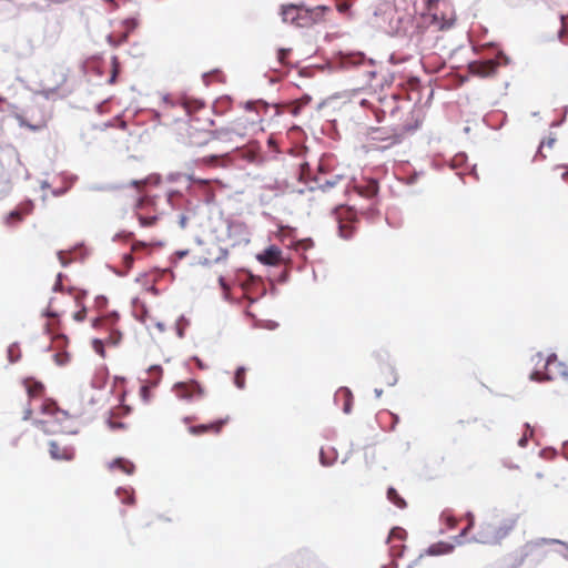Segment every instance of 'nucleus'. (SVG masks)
Listing matches in <instances>:
<instances>
[{"instance_id": "obj_39", "label": "nucleus", "mask_w": 568, "mask_h": 568, "mask_svg": "<svg viewBox=\"0 0 568 568\" xmlns=\"http://www.w3.org/2000/svg\"><path fill=\"white\" fill-rule=\"evenodd\" d=\"M149 373L152 376H159L162 373V368L160 366H151L150 369H149Z\"/></svg>"}, {"instance_id": "obj_28", "label": "nucleus", "mask_w": 568, "mask_h": 568, "mask_svg": "<svg viewBox=\"0 0 568 568\" xmlns=\"http://www.w3.org/2000/svg\"><path fill=\"white\" fill-rule=\"evenodd\" d=\"M234 384L237 388L243 389L245 387V368L239 367L234 375Z\"/></svg>"}, {"instance_id": "obj_4", "label": "nucleus", "mask_w": 568, "mask_h": 568, "mask_svg": "<svg viewBox=\"0 0 568 568\" xmlns=\"http://www.w3.org/2000/svg\"><path fill=\"white\" fill-rule=\"evenodd\" d=\"M534 359H537L536 365L544 363V371L537 369L531 373L530 378L534 381H551L567 375L565 364L558 361L556 354H550L545 357L541 353H538Z\"/></svg>"}, {"instance_id": "obj_13", "label": "nucleus", "mask_w": 568, "mask_h": 568, "mask_svg": "<svg viewBox=\"0 0 568 568\" xmlns=\"http://www.w3.org/2000/svg\"><path fill=\"white\" fill-rule=\"evenodd\" d=\"M229 420H230V417L226 416L224 418L217 419L210 424L191 426L189 428V432L195 436L203 435L205 433L220 434L222 428L229 423Z\"/></svg>"}, {"instance_id": "obj_49", "label": "nucleus", "mask_w": 568, "mask_h": 568, "mask_svg": "<svg viewBox=\"0 0 568 568\" xmlns=\"http://www.w3.org/2000/svg\"><path fill=\"white\" fill-rule=\"evenodd\" d=\"M321 462L323 465H328L325 460H324V456H323V452L321 453Z\"/></svg>"}, {"instance_id": "obj_44", "label": "nucleus", "mask_w": 568, "mask_h": 568, "mask_svg": "<svg viewBox=\"0 0 568 568\" xmlns=\"http://www.w3.org/2000/svg\"><path fill=\"white\" fill-rule=\"evenodd\" d=\"M337 8H338V10L341 12H343V11H346L348 9V4L344 2V3L338 4Z\"/></svg>"}, {"instance_id": "obj_42", "label": "nucleus", "mask_w": 568, "mask_h": 568, "mask_svg": "<svg viewBox=\"0 0 568 568\" xmlns=\"http://www.w3.org/2000/svg\"><path fill=\"white\" fill-rule=\"evenodd\" d=\"M219 282H220L221 287L226 292V291L229 290V286H227V284L225 283L224 278H223V277H220V278H219Z\"/></svg>"}, {"instance_id": "obj_45", "label": "nucleus", "mask_w": 568, "mask_h": 568, "mask_svg": "<svg viewBox=\"0 0 568 568\" xmlns=\"http://www.w3.org/2000/svg\"><path fill=\"white\" fill-rule=\"evenodd\" d=\"M61 285V274H58L57 283L54 284V290H58V287Z\"/></svg>"}, {"instance_id": "obj_20", "label": "nucleus", "mask_w": 568, "mask_h": 568, "mask_svg": "<svg viewBox=\"0 0 568 568\" xmlns=\"http://www.w3.org/2000/svg\"><path fill=\"white\" fill-rule=\"evenodd\" d=\"M331 11L329 7L317 6L314 8H307V16L312 20V26L324 20L327 12Z\"/></svg>"}, {"instance_id": "obj_27", "label": "nucleus", "mask_w": 568, "mask_h": 568, "mask_svg": "<svg viewBox=\"0 0 568 568\" xmlns=\"http://www.w3.org/2000/svg\"><path fill=\"white\" fill-rule=\"evenodd\" d=\"M34 209V205H33V202L32 201H24V202H21L17 207L16 210H18V212L23 216V219L28 215H30L32 213Z\"/></svg>"}, {"instance_id": "obj_6", "label": "nucleus", "mask_w": 568, "mask_h": 568, "mask_svg": "<svg viewBox=\"0 0 568 568\" xmlns=\"http://www.w3.org/2000/svg\"><path fill=\"white\" fill-rule=\"evenodd\" d=\"M510 528L499 521H484L475 536V540L481 544H499L508 534Z\"/></svg>"}, {"instance_id": "obj_31", "label": "nucleus", "mask_w": 568, "mask_h": 568, "mask_svg": "<svg viewBox=\"0 0 568 568\" xmlns=\"http://www.w3.org/2000/svg\"><path fill=\"white\" fill-rule=\"evenodd\" d=\"M111 64H112V71H111V77H110L108 82L110 84H114L115 81H116V77L119 74V71H120V64H119V60H118L116 57L112 58Z\"/></svg>"}, {"instance_id": "obj_36", "label": "nucleus", "mask_w": 568, "mask_h": 568, "mask_svg": "<svg viewBox=\"0 0 568 568\" xmlns=\"http://www.w3.org/2000/svg\"><path fill=\"white\" fill-rule=\"evenodd\" d=\"M87 310L82 307L80 311L73 314V318L78 322H82L85 318Z\"/></svg>"}, {"instance_id": "obj_19", "label": "nucleus", "mask_w": 568, "mask_h": 568, "mask_svg": "<svg viewBox=\"0 0 568 568\" xmlns=\"http://www.w3.org/2000/svg\"><path fill=\"white\" fill-rule=\"evenodd\" d=\"M109 469H119L126 475H132L135 470V466L132 462L125 458H116L109 464Z\"/></svg>"}, {"instance_id": "obj_24", "label": "nucleus", "mask_w": 568, "mask_h": 568, "mask_svg": "<svg viewBox=\"0 0 568 568\" xmlns=\"http://www.w3.org/2000/svg\"><path fill=\"white\" fill-rule=\"evenodd\" d=\"M387 498L390 503H393L395 506H397L398 508H405L406 507V501L404 498H402L399 496V494L397 493V490L393 487H389L388 490H387Z\"/></svg>"}, {"instance_id": "obj_55", "label": "nucleus", "mask_w": 568, "mask_h": 568, "mask_svg": "<svg viewBox=\"0 0 568 568\" xmlns=\"http://www.w3.org/2000/svg\"><path fill=\"white\" fill-rule=\"evenodd\" d=\"M392 417L395 419V422H397V420H398V417H397V416L392 415Z\"/></svg>"}, {"instance_id": "obj_8", "label": "nucleus", "mask_w": 568, "mask_h": 568, "mask_svg": "<svg viewBox=\"0 0 568 568\" xmlns=\"http://www.w3.org/2000/svg\"><path fill=\"white\" fill-rule=\"evenodd\" d=\"M281 14L285 23H290L298 28L312 27V20L307 16V7L305 6H283Z\"/></svg>"}, {"instance_id": "obj_16", "label": "nucleus", "mask_w": 568, "mask_h": 568, "mask_svg": "<svg viewBox=\"0 0 568 568\" xmlns=\"http://www.w3.org/2000/svg\"><path fill=\"white\" fill-rule=\"evenodd\" d=\"M446 11H442L440 14L437 12L432 16V23L436 26L439 30L449 29L454 26L456 21V16L454 11L446 6Z\"/></svg>"}, {"instance_id": "obj_23", "label": "nucleus", "mask_w": 568, "mask_h": 568, "mask_svg": "<svg viewBox=\"0 0 568 568\" xmlns=\"http://www.w3.org/2000/svg\"><path fill=\"white\" fill-rule=\"evenodd\" d=\"M16 119L18 120V122L21 126H26L32 131H39L45 126V121H43V120H39L36 123H30L21 114H16Z\"/></svg>"}, {"instance_id": "obj_52", "label": "nucleus", "mask_w": 568, "mask_h": 568, "mask_svg": "<svg viewBox=\"0 0 568 568\" xmlns=\"http://www.w3.org/2000/svg\"><path fill=\"white\" fill-rule=\"evenodd\" d=\"M375 393H376L377 397H379L382 395V390H379V389H375Z\"/></svg>"}, {"instance_id": "obj_35", "label": "nucleus", "mask_w": 568, "mask_h": 568, "mask_svg": "<svg viewBox=\"0 0 568 568\" xmlns=\"http://www.w3.org/2000/svg\"><path fill=\"white\" fill-rule=\"evenodd\" d=\"M16 351H18V348L14 346V345H11L8 349V355H9V359L10 362H17L20 357L19 354L16 355Z\"/></svg>"}, {"instance_id": "obj_9", "label": "nucleus", "mask_w": 568, "mask_h": 568, "mask_svg": "<svg viewBox=\"0 0 568 568\" xmlns=\"http://www.w3.org/2000/svg\"><path fill=\"white\" fill-rule=\"evenodd\" d=\"M173 392L178 398L184 400L201 398L204 394L201 385L193 379L174 384Z\"/></svg>"}, {"instance_id": "obj_54", "label": "nucleus", "mask_w": 568, "mask_h": 568, "mask_svg": "<svg viewBox=\"0 0 568 568\" xmlns=\"http://www.w3.org/2000/svg\"><path fill=\"white\" fill-rule=\"evenodd\" d=\"M465 423H466L465 420H459V422H458V424H459L460 426H464V424H465Z\"/></svg>"}, {"instance_id": "obj_14", "label": "nucleus", "mask_w": 568, "mask_h": 568, "mask_svg": "<svg viewBox=\"0 0 568 568\" xmlns=\"http://www.w3.org/2000/svg\"><path fill=\"white\" fill-rule=\"evenodd\" d=\"M257 260L265 265H280L283 262L282 250L276 245H271L257 255Z\"/></svg>"}, {"instance_id": "obj_53", "label": "nucleus", "mask_w": 568, "mask_h": 568, "mask_svg": "<svg viewBox=\"0 0 568 568\" xmlns=\"http://www.w3.org/2000/svg\"><path fill=\"white\" fill-rule=\"evenodd\" d=\"M125 258H126V260H129L130 262H132V261H133V257H132V256H130V255H129V256H126Z\"/></svg>"}, {"instance_id": "obj_18", "label": "nucleus", "mask_w": 568, "mask_h": 568, "mask_svg": "<svg viewBox=\"0 0 568 568\" xmlns=\"http://www.w3.org/2000/svg\"><path fill=\"white\" fill-rule=\"evenodd\" d=\"M23 384L30 398H39L43 395L44 386L42 383L27 378L23 381Z\"/></svg>"}, {"instance_id": "obj_38", "label": "nucleus", "mask_w": 568, "mask_h": 568, "mask_svg": "<svg viewBox=\"0 0 568 568\" xmlns=\"http://www.w3.org/2000/svg\"><path fill=\"white\" fill-rule=\"evenodd\" d=\"M142 248H146V244L143 243V242H135V243L132 244V252L133 253H136L138 251H140Z\"/></svg>"}, {"instance_id": "obj_7", "label": "nucleus", "mask_w": 568, "mask_h": 568, "mask_svg": "<svg viewBox=\"0 0 568 568\" xmlns=\"http://www.w3.org/2000/svg\"><path fill=\"white\" fill-rule=\"evenodd\" d=\"M334 213L338 223L339 235L345 240L352 237L357 222L356 211L351 206L341 205L336 207Z\"/></svg>"}, {"instance_id": "obj_48", "label": "nucleus", "mask_w": 568, "mask_h": 568, "mask_svg": "<svg viewBox=\"0 0 568 568\" xmlns=\"http://www.w3.org/2000/svg\"><path fill=\"white\" fill-rule=\"evenodd\" d=\"M213 199H214V193H213V192H211V193L207 195V201L210 202V201H212Z\"/></svg>"}, {"instance_id": "obj_25", "label": "nucleus", "mask_w": 568, "mask_h": 568, "mask_svg": "<svg viewBox=\"0 0 568 568\" xmlns=\"http://www.w3.org/2000/svg\"><path fill=\"white\" fill-rule=\"evenodd\" d=\"M55 354L53 355L54 362L59 366H63L69 363L70 354L65 351V347L53 348Z\"/></svg>"}, {"instance_id": "obj_51", "label": "nucleus", "mask_w": 568, "mask_h": 568, "mask_svg": "<svg viewBox=\"0 0 568 568\" xmlns=\"http://www.w3.org/2000/svg\"><path fill=\"white\" fill-rule=\"evenodd\" d=\"M185 220H186V219H185L184 216H182V217H181V224H182V226H184V225H185Z\"/></svg>"}, {"instance_id": "obj_50", "label": "nucleus", "mask_w": 568, "mask_h": 568, "mask_svg": "<svg viewBox=\"0 0 568 568\" xmlns=\"http://www.w3.org/2000/svg\"><path fill=\"white\" fill-rule=\"evenodd\" d=\"M344 410H345L346 413H348V412H349V404H345Z\"/></svg>"}, {"instance_id": "obj_29", "label": "nucleus", "mask_w": 568, "mask_h": 568, "mask_svg": "<svg viewBox=\"0 0 568 568\" xmlns=\"http://www.w3.org/2000/svg\"><path fill=\"white\" fill-rule=\"evenodd\" d=\"M227 154V152H225ZM224 153H215L211 154L209 156H204L202 159L197 160V164H204V165H215L221 156H223Z\"/></svg>"}, {"instance_id": "obj_56", "label": "nucleus", "mask_w": 568, "mask_h": 568, "mask_svg": "<svg viewBox=\"0 0 568 568\" xmlns=\"http://www.w3.org/2000/svg\"><path fill=\"white\" fill-rule=\"evenodd\" d=\"M384 568H386V567H384Z\"/></svg>"}, {"instance_id": "obj_3", "label": "nucleus", "mask_w": 568, "mask_h": 568, "mask_svg": "<svg viewBox=\"0 0 568 568\" xmlns=\"http://www.w3.org/2000/svg\"><path fill=\"white\" fill-rule=\"evenodd\" d=\"M119 322V315L113 312L100 317H97L92 322V326L97 329H104L109 332L108 337L104 339L95 338L92 342L93 349L101 356L104 357V343L110 345H118L122 338V333L118 329L116 325Z\"/></svg>"}, {"instance_id": "obj_26", "label": "nucleus", "mask_w": 568, "mask_h": 568, "mask_svg": "<svg viewBox=\"0 0 568 568\" xmlns=\"http://www.w3.org/2000/svg\"><path fill=\"white\" fill-rule=\"evenodd\" d=\"M21 221H23V216L18 212V210H13L11 211L4 219V223L8 225V226H12V225H16L18 223H20Z\"/></svg>"}, {"instance_id": "obj_43", "label": "nucleus", "mask_w": 568, "mask_h": 568, "mask_svg": "<svg viewBox=\"0 0 568 568\" xmlns=\"http://www.w3.org/2000/svg\"><path fill=\"white\" fill-rule=\"evenodd\" d=\"M148 393H149V388L146 386H143L141 388V394H142V396L144 397L145 400H148Z\"/></svg>"}, {"instance_id": "obj_46", "label": "nucleus", "mask_w": 568, "mask_h": 568, "mask_svg": "<svg viewBox=\"0 0 568 568\" xmlns=\"http://www.w3.org/2000/svg\"><path fill=\"white\" fill-rule=\"evenodd\" d=\"M31 413H32V410L30 408H28L26 410L24 419H28L31 416Z\"/></svg>"}, {"instance_id": "obj_30", "label": "nucleus", "mask_w": 568, "mask_h": 568, "mask_svg": "<svg viewBox=\"0 0 568 568\" xmlns=\"http://www.w3.org/2000/svg\"><path fill=\"white\" fill-rule=\"evenodd\" d=\"M139 222L142 226H153L158 222L156 215H144L142 213H138Z\"/></svg>"}, {"instance_id": "obj_37", "label": "nucleus", "mask_w": 568, "mask_h": 568, "mask_svg": "<svg viewBox=\"0 0 568 568\" xmlns=\"http://www.w3.org/2000/svg\"><path fill=\"white\" fill-rule=\"evenodd\" d=\"M146 184V180L145 179H140V180H133L131 182V185H133L134 187H136L139 191L144 187Z\"/></svg>"}, {"instance_id": "obj_41", "label": "nucleus", "mask_w": 568, "mask_h": 568, "mask_svg": "<svg viewBox=\"0 0 568 568\" xmlns=\"http://www.w3.org/2000/svg\"><path fill=\"white\" fill-rule=\"evenodd\" d=\"M195 183H199L201 186H207L209 185V181L207 180H201V179H197V180H193Z\"/></svg>"}, {"instance_id": "obj_5", "label": "nucleus", "mask_w": 568, "mask_h": 568, "mask_svg": "<svg viewBox=\"0 0 568 568\" xmlns=\"http://www.w3.org/2000/svg\"><path fill=\"white\" fill-rule=\"evenodd\" d=\"M62 313L63 312L54 307V300L52 298L45 311V316L48 320L44 324L45 333L52 337V348L67 347L69 343L68 337L59 332L60 316Z\"/></svg>"}, {"instance_id": "obj_47", "label": "nucleus", "mask_w": 568, "mask_h": 568, "mask_svg": "<svg viewBox=\"0 0 568 568\" xmlns=\"http://www.w3.org/2000/svg\"><path fill=\"white\" fill-rule=\"evenodd\" d=\"M526 443H527V438L526 437H524V438H521L519 440V445L523 446V447L526 445Z\"/></svg>"}, {"instance_id": "obj_10", "label": "nucleus", "mask_w": 568, "mask_h": 568, "mask_svg": "<svg viewBox=\"0 0 568 568\" xmlns=\"http://www.w3.org/2000/svg\"><path fill=\"white\" fill-rule=\"evenodd\" d=\"M68 75V70L64 67H54L43 80L45 89L51 92L60 90L67 83Z\"/></svg>"}, {"instance_id": "obj_11", "label": "nucleus", "mask_w": 568, "mask_h": 568, "mask_svg": "<svg viewBox=\"0 0 568 568\" xmlns=\"http://www.w3.org/2000/svg\"><path fill=\"white\" fill-rule=\"evenodd\" d=\"M50 456L55 460H72L75 452L74 447L67 444L64 439H54L49 444Z\"/></svg>"}, {"instance_id": "obj_21", "label": "nucleus", "mask_w": 568, "mask_h": 568, "mask_svg": "<svg viewBox=\"0 0 568 568\" xmlns=\"http://www.w3.org/2000/svg\"><path fill=\"white\" fill-rule=\"evenodd\" d=\"M453 549H454V546L452 544H448L445 541H439V542H436V544H433L432 546H429V548L427 549V552L432 556H438V555L449 554L453 551Z\"/></svg>"}, {"instance_id": "obj_12", "label": "nucleus", "mask_w": 568, "mask_h": 568, "mask_svg": "<svg viewBox=\"0 0 568 568\" xmlns=\"http://www.w3.org/2000/svg\"><path fill=\"white\" fill-rule=\"evenodd\" d=\"M500 63L498 59H489L485 61H475L469 64V70L473 74L478 77H491L498 71Z\"/></svg>"}, {"instance_id": "obj_32", "label": "nucleus", "mask_w": 568, "mask_h": 568, "mask_svg": "<svg viewBox=\"0 0 568 568\" xmlns=\"http://www.w3.org/2000/svg\"><path fill=\"white\" fill-rule=\"evenodd\" d=\"M291 54V49H280L276 53L277 60L282 65L290 64L288 57Z\"/></svg>"}, {"instance_id": "obj_1", "label": "nucleus", "mask_w": 568, "mask_h": 568, "mask_svg": "<svg viewBox=\"0 0 568 568\" xmlns=\"http://www.w3.org/2000/svg\"><path fill=\"white\" fill-rule=\"evenodd\" d=\"M185 115L187 122L184 123L183 131L180 133L182 142L190 148H202L210 142L220 141L217 138V130L211 131L206 126L212 124L206 113L205 104L201 100L184 98L178 104Z\"/></svg>"}, {"instance_id": "obj_34", "label": "nucleus", "mask_w": 568, "mask_h": 568, "mask_svg": "<svg viewBox=\"0 0 568 568\" xmlns=\"http://www.w3.org/2000/svg\"><path fill=\"white\" fill-rule=\"evenodd\" d=\"M466 518H467V526L462 530L460 532V536L462 537H466L468 535V532L470 531V529L474 527V524H475V518H474V515L468 513L466 515Z\"/></svg>"}, {"instance_id": "obj_33", "label": "nucleus", "mask_w": 568, "mask_h": 568, "mask_svg": "<svg viewBox=\"0 0 568 568\" xmlns=\"http://www.w3.org/2000/svg\"><path fill=\"white\" fill-rule=\"evenodd\" d=\"M442 519L445 521L448 528H455L457 525V519L448 511H444L442 514Z\"/></svg>"}, {"instance_id": "obj_15", "label": "nucleus", "mask_w": 568, "mask_h": 568, "mask_svg": "<svg viewBox=\"0 0 568 568\" xmlns=\"http://www.w3.org/2000/svg\"><path fill=\"white\" fill-rule=\"evenodd\" d=\"M406 531L403 528L395 527L390 530L388 536V542L390 544V555L393 557L400 556L404 545L402 544L405 539Z\"/></svg>"}, {"instance_id": "obj_17", "label": "nucleus", "mask_w": 568, "mask_h": 568, "mask_svg": "<svg viewBox=\"0 0 568 568\" xmlns=\"http://www.w3.org/2000/svg\"><path fill=\"white\" fill-rule=\"evenodd\" d=\"M354 189L358 195L366 199H373L378 193V183L376 180L369 179L365 180L362 184L355 185Z\"/></svg>"}, {"instance_id": "obj_2", "label": "nucleus", "mask_w": 568, "mask_h": 568, "mask_svg": "<svg viewBox=\"0 0 568 568\" xmlns=\"http://www.w3.org/2000/svg\"><path fill=\"white\" fill-rule=\"evenodd\" d=\"M263 131L262 119L252 111L234 119L227 126L217 130V138L223 142H233L235 138L245 139Z\"/></svg>"}, {"instance_id": "obj_40", "label": "nucleus", "mask_w": 568, "mask_h": 568, "mask_svg": "<svg viewBox=\"0 0 568 568\" xmlns=\"http://www.w3.org/2000/svg\"><path fill=\"white\" fill-rule=\"evenodd\" d=\"M337 185V182L336 181H326L324 184H322L320 187L325 191L326 189H332V187H335Z\"/></svg>"}, {"instance_id": "obj_22", "label": "nucleus", "mask_w": 568, "mask_h": 568, "mask_svg": "<svg viewBox=\"0 0 568 568\" xmlns=\"http://www.w3.org/2000/svg\"><path fill=\"white\" fill-rule=\"evenodd\" d=\"M116 495L123 504L133 505L135 503L134 490L132 488H119Z\"/></svg>"}]
</instances>
